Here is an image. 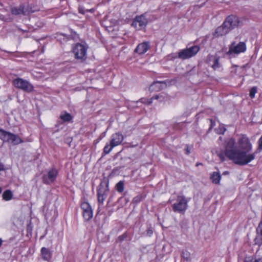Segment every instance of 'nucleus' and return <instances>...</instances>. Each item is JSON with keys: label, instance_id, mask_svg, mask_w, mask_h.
I'll list each match as a JSON object with an SVG mask.
<instances>
[{"label": "nucleus", "instance_id": "nucleus-1", "mask_svg": "<svg viewBox=\"0 0 262 262\" xmlns=\"http://www.w3.org/2000/svg\"><path fill=\"white\" fill-rule=\"evenodd\" d=\"M237 145L240 149H237L235 140L232 138L227 139L225 142V154L235 164L245 165L255 159V152L249 153L252 149V145L246 135L239 136Z\"/></svg>", "mask_w": 262, "mask_h": 262}, {"label": "nucleus", "instance_id": "nucleus-2", "mask_svg": "<svg viewBox=\"0 0 262 262\" xmlns=\"http://www.w3.org/2000/svg\"><path fill=\"white\" fill-rule=\"evenodd\" d=\"M199 50L200 48L198 46H194L189 48L182 50L178 53V56L176 54H174L172 57L174 58L178 57L180 59H186L195 55L199 52Z\"/></svg>", "mask_w": 262, "mask_h": 262}, {"label": "nucleus", "instance_id": "nucleus-3", "mask_svg": "<svg viewBox=\"0 0 262 262\" xmlns=\"http://www.w3.org/2000/svg\"><path fill=\"white\" fill-rule=\"evenodd\" d=\"M13 84L16 88L27 93H31L34 91V86L30 82L20 78L14 79Z\"/></svg>", "mask_w": 262, "mask_h": 262}, {"label": "nucleus", "instance_id": "nucleus-4", "mask_svg": "<svg viewBox=\"0 0 262 262\" xmlns=\"http://www.w3.org/2000/svg\"><path fill=\"white\" fill-rule=\"evenodd\" d=\"M87 48L83 45L77 43L73 47V53L76 59L81 61L86 58Z\"/></svg>", "mask_w": 262, "mask_h": 262}, {"label": "nucleus", "instance_id": "nucleus-5", "mask_svg": "<svg viewBox=\"0 0 262 262\" xmlns=\"http://www.w3.org/2000/svg\"><path fill=\"white\" fill-rule=\"evenodd\" d=\"M177 203L172 206L174 212L181 213L186 210L187 208V203L186 198L183 195H179L177 197Z\"/></svg>", "mask_w": 262, "mask_h": 262}, {"label": "nucleus", "instance_id": "nucleus-6", "mask_svg": "<svg viewBox=\"0 0 262 262\" xmlns=\"http://www.w3.org/2000/svg\"><path fill=\"white\" fill-rule=\"evenodd\" d=\"M108 193V184L101 183L97 188V199L99 203L103 204Z\"/></svg>", "mask_w": 262, "mask_h": 262}, {"label": "nucleus", "instance_id": "nucleus-7", "mask_svg": "<svg viewBox=\"0 0 262 262\" xmlns=\"http://www.w3.org/2000/svg\"><path fill=\"white\" fill-rule=\"evenodd\" d=\"M246 49V46L244 42H240L237 44H236L235 42H233L230 46L229 50L227 52V54H239L240 53L245 52Z\"/></svg>", "mask_w": 262, "mask_h": 262}, {"label": "nucleus", "instance_id": "nucleus-8", "mask_svg": "<svg viewBox=\"0 0 262 262\" xmlns=\"http://www.w3.org/2000/svg\"><path fill=\"white\" fill-rule=\"evenodd\" d=\"M58 175V171L55 168L50 169L47 174H44L42 176V181L45 184H50L53 182Z\"/></svg>", "mask_w": 262, "mask_h": 262}, {"label": "nucleus", "instance_id": "nucleus-9", "mask_svg": "<svg viewBox=\"0 0 262 262\" xmlns=\"http://www.w3.org/2000/svg\"><path fill=\"white\" fill-rule=\"evenodd\" d=\"M224 23L230 31L232 29L238 26L239 20L236 16L230 15L226 18Z\"/></svg>", "mask_w": 262, "mask_h": 262}, {"label": "nucleus", "instance_id": "nucleus-10", "mask_svg": "<svg viewBox=\"0 0 262 262\" xmlns=\"http://www.w3.org/2000/svg\"><path fill=\"white\" fill-rule=\"evenodd\" d=\"M147 22V20L145 17L142 15L136 17L135 19L133 21L132 26L137 29L140 30L146 26Z\"/></svg>", "mask_w": 262, "mask_h": 262}, {"label": "nucleus", "instance_id": "nucleus-11", "mask_svg": "<svg viewBox=\"0 0 262 262\" xmlns=\"http://www.w3.org/2000/svg\"><path fill=\"white\" fill-rule=\"evenodd\" d=\"M81 208L83 210V216L85 221H89L93 217V210L87 202H83L81 204Z\"/></svg>", "mask_w": 262, "mask_h": 262}, {"label": "nucleus", "instance_id": "nucleus-12", "mask_svg": "<svg viewBox=\"0 0 262 262\" xmlns=\"http://www.w3.org/2000/svg\"><path fill=\"white\" fill-rule=\"evenodd\" d=\"M123 140V136L119 133H116L112 136L110 141L111 145L114 147H116L121 144Z\"/></svg>", "mask_w": 262, "mask_h": 262}, {"label": "nucleus", "instance_id": "nucleus-13", "mask_svg": "<svg viewBox=\"0 0 262 262\" xmlns=\"http://www.w3.org/2000/svg\"><path fill=\"white\" fill-rule=\"evenodd\" d=\"M150 48V45L149 42H143L137 46L135 52L139 55H142L145 53Z\"/></svg>", "mask_w": 262, "mask_h": 262}, {"label": "nucleus", "instance_id": "nucleus-14", "mask_svg": "<svg viewBox=\"0 0 262 262\" xmlns=\"http://www.w3.org/2000/svg\"><path fill=\"white\" fill-rule=\"evenodd\" d=\"M230 30L227 27V26L225 25V24H223L218 28L215 30V33L213 34L214 37H218L219 36H222L223 35H226Z\"/></svg>", "mask_w": 262, "mask_h": 262}, {"label": "nucleus", "instance_id": "nucleus-15", "mask_svg": "<svg viewBox=\"0 0 262 262\" xmlns=\"http://www.w3.org/2000/svg\"><path fill=\"white\" fill-rule=\"evenodd\" d=\"M167 86L166 82L164 81H156L154 82L149 87V90L151 92L159 91L163 89L164 87Z\"/></svg>", "mask_w": 262, "mask_h": 262}, {"label": "nucleus", "instance_id": "nucleus-16", "mask_svg": "<svg viewBox=\"0 0 262 262\" xmlns=\"http://www.w3.org/2000/svg\"><path fill=\"white\" fill-rule=\"evenodd\" d=\"M7 142H11L14 145H17L23 142L22 140L17 136L12 133H9Z\"/></svg>", "mask_w": 262, "mask_h": 262}, {"label": "nucleus", "instance_id": "nucleus-17", "mask_svg": "<svg viewBox=\"0 0 262 262\" xmlns=\"http://www.w3.org/2000/svg\"><path fill=\"white\" fill-rule=\"evenodd\" d=\"M24 5H20L19 7H13L11 9V12L12 14L13 15H19V14H23L26 13V12H24Z\"/></svg>", "mask_w": 262, "mask_h": 262}, {"label": "nucleus", "instance_id": "nucleus-18", "mask_svg": "<svg viewBox=\"0 0 262 262\" xmlns=\"http://www.w3.org/2000/svg\"><path fill=\"white\" fill-rule=\"evenodd\" d=\"M41 253L43 259L49 260L51 258V252L47 248L43 247L41 249Z\"/></svg>", "mask_w": 262, "mask_h": 262}, {"label": "nucleus", "instance_id": "nucleus-19", "mask_svg": "<svg viewBox=\"0 0 262 262\" xmlns=\"http://www.w3.org/2000/svg\"><path fill=\"white\" fill-rule=\"evenodd\" d=\"M210 179L213 183L218 184L220 183L221 176L219 172H213L210 176Z\"/></svg>", "mask_w": 262, "mask_h": 262}, {"label": "nucleus", "instance_id": "nucleus-20", "mask_svg": "<svg viewBox=\"0 0 262 262\" xmlns=\"http://www.w3.org/2000/svg\"><path fill=\"white\" fill-rule=\"evenodd\" d=\"M9 132L0 129V139L4 141L7 142L9 137Z\"/></svg>", "mask_w": 262, "mask_h": 262}, {"label": "nucleus", "instance_id": "nucleus-21", "mask_svg": "<svg viewBox=\"0 0 262 262\" xmlns=\"http://www.w3.org/2000/svg\"><path fill=\"white\" fill-rule=\"evenodd\" d=\"M12 192L9 190H7L4 191V192L3 194V198L4 200L6 201H9L11 200L12 198Z\"/></svg>", "mask_w": 262, "mask_h": 262}, {"label": "nucleus", "instance_id": "nucleus-22", "mask_svg": "<svg viewBox=\"0 0 262 262\" xmlns=\"http://www.w3.org/2000/svg\"><path fill=\"white\" fill-rule=\"evenodd\" d=\"M181 256L186 260H190L191 259V254L186 250L182 251Z\"/></svg>", "mask_w": 262, "mask_h": 262}, {"label": "nucleus", "instance_id": "nucleus-23", "mask_svg": "<svg viewBox=\"0 0 262 262\" xmlns=\"http://www.w3.org/2000/svg\"><path fill=\"white\" fill-rule=\"evenodd\" d=\"M116 190L119 192H122L124 190V183L122 181H119L116 185Z\"/></svg>", "mask_w": 262, "mask_h": 262}, {"label": "nucleus", "instance_id": "nucleus-24", "mask_svg": "<svg viewBox=\"0 0 262 262\" xmlns=\"http://www.w3.org/2000/svg\"><path fill=\"white\" fill-rule=\"evenodd\" d=\"M24 12L26 11V13L24 14V15H29V14L33 13L34 12V10H32V8L29 6H24Z\"/></svg>", "mask_w": 262, "mask_h": 262}, {"label": "nucleus", "instance_id": "nucleus-25", "mask_svg": "<svg viewBox=\"0 0 262 262\" xmlns=\"http://www.w3.org/2000/svg\"><path fill=\"white\" fill-rule=\"evenodd\" d=\"M60 118L64 121H69L71 120L72 117L69 113H66L60 116Z\"/></svg>", "mask_w": 262, "mask_h": 262}, {"label": "nucleus", "instance_id": "nucleus-26", "mask_svg": "<svg viewBox=\"0 0 262 262\" xmlns=\"http://www.w3.org/2000/svg\"><path fill=\"white\" fill-rule=\"evenodd\" d=\"M113 148H114V147L112 146V145H111V144L110 145L106 144L103 149V152L105 155L108 154L111 152V151L112 150V149Z\"/></svg>", "mask_w": 262, "mask_h": 262}, {"label": "nucleus", "instance_id": "nucleus-27", "mask_svg": "<svg viewBox=\"0 0 262 262\" xmlns=\"http://www.w3.org/2000/svg\"><path fill=\"white\" fill-rule=\"evenodd\" d=\"M256 92H257L256 88L253 87V88H251L250 91V94H249L250 97L251 98H253L254 97L256 93Z\"/></svg>", "mask_w": 262, "mask_h": 262}, {"label": "nucleus", "instance_id": "nucleus-28", "mask_svg": "<svg viewBox=\"0 0 262 262\" xmlns=\"http://www.w3.org/2000/svg\"><path fill=\"white\" fill-rule=\"evenodd\" d=\"M220 67L219 62V58H215L214 61V63L212 66V68L214 70H216L219 68Z\"/></svg>", "mask_w": 262, "mask_h": 262}, {"label": "nucleus", "instance_id": "nucleus-29", "mask_svg": "<svg viewBox=\"0 0 262 262\" xmlns=\"http://www.w3.org/2000/svg\"><path fill=\"white\" fill-rule=\"evenodd\" d=\"M140 101L143 103L147 104H150L151 102V99H148L144 98H142L140 100Z\"/></svg>", "mask_w": 262, "mask_h": 262}, {"label": "nucleus", "instance_id": "nucleus-30", "mask_svg": "<svg viewBox=\"0 0 262 262\" xmlns=\"http://www.w3.org/2000/svg\"><path fill=\"white\" fill-rule=\"evenodd\" d=\"M219 158L221 159V160L222 161H225V156L227 157V156L225 154V151H224V153L221 152L218 155Z\"/></svg>", "mask_w": 262, "mask_h": 262}, {"label": "nucleus", "instance_id": "nucleus-31", "mask_svg": "<svg viewBox=\"0 0 262 262\" xmlns=\"http://www.w3.org/2000/svg\"><path fill=\"white\" fill-rule=\"evenodd\" d=\"M226 130V129L224 126L220 127L218 129L217 133L219 134H223Z\"/></svg>", "mask_w": 262, "mask_h": 262}, {"label": "nucleus", "instance_id": "nucleus-32", "mask_svg": "<svg viewBox=\"0 0 262 262\" xmlns=\"http://www.w3.org/2000/svg\"><path fill=\"white\" fill-rule=\"evenodd\" d=\"M258 149H259V150H262V136L259 139V140L258 141Z\"/></svg>", "mask_w": 262, "mask_h": 262}, {"label": "nucleus", "instance_id": "nucleus-33", "mask_svg": "<svg viewBox=\"0 0 262 262\" xmlns=\"http://www.w3.org/2000/svg\"><path fill=\"white\" fill-rule=\"evenodd\" d=\"M245 262H262V258H255L252 259L250 261L246 260Z\"/></svg>", "mask_w": 262, "mask_h": 262}, {"label": "nucleus", "instance_id": "nucleus-34", "mask_svg": "<svg viewBox=\"0 0 262 262\" xmlns=\"http://www.w3.org/2000/svg\"><path fill=\"white\" fill-rule=\"evenodd\" d=\"M160 97V96L158 95H155L154 96H153L150 99L151 100V102L152 101V100L154 99H158Z\"/></svg>", "mask_w": 262, "mask_h": 262}, {"label": "nucleus", "instance_id": "nucleus-35", "mask_svg": "<svg viewBox=\"0 0 262 262\" xmlns=\"http://www.w3.org/2000/svg\"><path fill=\"white\" fill-rule=\"evenodd\" d=\"M140 201V199L139 197H136L133 200V202H136V203H138L139 202V201Z\"/></svg>", "mask_w": 262, "mask_h": 262}, {"label": "nucleus", "instance_id": "nucleus-36", "mask_svg": "<svg viewBox=\"0 0 262 262\" xmlns=\"http://www.w3.org/2000/svg\"><path fill=\"white\" fill-rule=\"evenodd\" d=\"M185 150H186V152L187 155L189 154L190 152V149L188 148V147H187L186 149H185Z\"/></svg>", "mask_w": 262, "mask_h": 262}, {"label": "nucleus", "instance_id": "nucleus-37", "mask_svg": "<svg viewBox=\"0 0 262 262\" xmlns=\"http://www.w3.org/2000/svg\"><path fill=\"white\" fill-rule=\"evenodd\" d=\"M3 170H4V166L2 163H0V171H2Z\"/></svg>", "mask_w": 262, "mask_h": 262}, {"label": "nucleus", "instance_id": "nucleus-38", "mask_svg": "<svg viewBox=\"0 0 262 262\" xmlns=\"http://www.w3.org/2000/svg\"><path fill=\"white\" fill-rule=\"evenodd\" d=\"M79 11L81 14L84 13V11L82 8H79Z\"/></svg>", "mask_w": 262, "mask_h": 262}, {"label": "nucleus", "instance_id": "nucleus-39", "mask_svg": "<svg viewBox=\"0 0 262 262\" xmlns=\"http://www.w3.org/2000/svg\"><path fill=\"white\" fill-rule=\"evenodd\" d=\"M152 233V231L151 230H148V234H151Z\"/></svg>", "mask_w": 262, "mask_h": 262}, {"label": "nucleus", "instance_id": "nucleus-40", "mask_svg": "<svg viewBox=\"0 0 262 262\" xmlns=\"http://www.w3.org/2000/svg\"><path fill=\"white\" fill-rule=\"evenodd\" d=\"M229 172L228 171H225L223 172V174H228Z\"/></svg>", "mask_w": 262, "mask_h": 262}, {"label": "nucleus", "instance_id": "nucleus-41", "mask_svg": "<svg viewBox=\"0 0 262 262\" xmlns=\"http://www.w3.org/2000/svg\"><path fill=\"white\" fill-rule=\"evenodd\" d=\"M119 238H121V240L123 239L121 236H119Z\"/></svg>", "mask_w": 262, "mask_h": 262}]
</instances>
